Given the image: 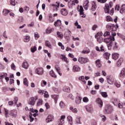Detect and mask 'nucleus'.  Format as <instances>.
<instances>
[{"instance_id":"nucleus-1","label":"nucleus","mask_w":125,"mask_h":125,"mask_svg":"<svg viewBox=\"0 0 125 125\" xmlns=\"http://www.w3.org/2000/svg\"><path fill=\"white\" fill-rule=\"evenodd\" d=\"M104 42H106V43H108L107 47L108 49H111L112 48V46H113V42H115V37H112L110 36L108 38H105L104 40Z\"/></svg>"},{"instance_id":"nucleus-2","label":"nucleus","mask_w":125,"mask_h":125,"mask_svg":"<svg viewBox=\"0 0 125 125\" xmlns=\"http://www.w3.org/2000/svg\"><path fill=\"white\" fill-rule=\"evenodd\" d=\"M106 80L108 83H109V84H113V83H114V82H115L114 77L112 76H107Z\"/></svg>"},{"instance_id":"nucleus-3","label":"nucleus","mask_w":125,"mask_h":125,"mask_svg":"<svg viewBox=\"0 0 125 125\" xmlns=\"http://www.w3.org/2000/svg\"><path fill=\"white\" fill-rule=\"evenodd\" d=\"M65 118L66 117L65 115H62L61 116V119H60L58 121V125H64V124L65 123Z\"/></svg>"},{"instance_id":"nucleus-4","label":"nucleus","mask_w":125,"mask_h":125,"mask_svg":"<svg viewBox=\"0 0 125 125\" xmlns=\"http://www.w3.org/2000/svg\"><path fill=\"white\" fill-rule=\"evenodd\" d=\"M36 74H37L39 76H42V74H43V69L42 67L41 68H37L35 70Z\"/></svg>"},{"instance_id":"nucleus-5","label":"nucleus","mask_w":125,"mask_h":125,"mask_svg":"<svg viewBox=\"0 0 125 125\" xmlns=\"http://www.w3.org/2000/svg\"><path fill=\"white\" fill-rule=\"evenodd\" d=\"M89 60L88 59L86 58H79V62L81 63V64H84V63H87L88 62Z\"/></svg>"},{"instance_id":"nucleus-6","label":"nucleus","mask_w":125,"mask_h":125,"mask_svg":"<svg viewBox=\"0 0 125 125\" xmlns=\"http://www.w3.org/2000/svg\"><path fill=\"white\" fill-rule=\"evenodd\" d=\"M111 3H112V2H110L109 4H105L104 8L105 13H109V12L110 11V7H112V5H111Z\"/></svg>"},{"instance_id":"nucleus-7","label":"nucleus","mask_w":125,"mask_h":125,"mask_svg":"<svg viewBox=\"0 0 125 125\" xmlns=\"http://www.w3.org/2000/svg\"><path fill=\"white\" fill-rule=\"evenodd\" d=\"M85 109L87 112H88V113H91V114L93 113V107H92V105H87L85 106Z\"/></svg>"},{"instance_id":"nucleus-8","label":"nucleus","mask_w":125,"mask_h":125,"mask_svg":"<svg viewBox=\"0 0 125 125\" xmlns=\"http://www.w3.org/2000/svg\"><path fill=\"white\" fill-rule=\"evenodd\" d=\"M54 119V116L53 115H49L47 116V118L45 119V122L47 123H50V122H52Z\"/></svg>"},{"instance_id":"nucleus-9","label":"nucleus","mask_w":125,"mask_h":125,"mask_svg":"<svg viewBox=\"0 0 125 125\" xmlns=\"http://www.w3.org/2000/svg\"><path fill=\"white\" fill-rule=\"evenodd\" d=\"M10 115L12 116L13 118H16L17 117V110H12L10 111Z\"/></svg>"},{"instance_id":"nucleus-10","label":"nucleus","mask_w":125,"mask_h":125,"mask_svg":"<svg viewBox=\"0 0 125 125\" xmlns=\"http://www.w3.org/2000/svg\"><path fill=\"white\" fill-rule=\"evenodd\" d=\"M35 103H36V98L34 97L31 98L28 102V104L29 105H32V106H34Z\"/></svg>"},{"instance_id":"nucleus-11","label":"nucleus","mask_w":125,"mask_h":125,"mask_svg":"<svg viewBox=\"0 0 125 125\" xmlns=\"http://www.w3.org/2000/svg\"><path fill=\"white\" fill-rule=\"evenodd\" d=\"M72 71L73 72H79V71H81V68L79 66L75 65L73 66Z\"/></svg>"},{"instance_id":"nucleus-12","label":"nucleus","mask_w":125,"mask_h":125,"mask_svg":"<svg viewBox=\"0 0 125 125\" xmlns=\"http://www.w3.org/2000/svg\"><path fill=\"white\" fill-rule=\"evenodd\" d=\"M92 7L91 8V10L92 11H95L96 10V8H97V6L96 5V3L94 1L92 2Z\"/></svg>"},{"instance_id":"nucleus-13","label":"nucleus","mask_w":125,"mask_h":125,"mask_svg":"<svg viewBox=\"0 0 125 125\" xmlns=\"http://www.w3.org/2000/svg\"><path fill=\"white\" fill-rule=\"evenodd\" d=\"M88 3H89V1H88V0H86V1H85L83 4V7L85 10H87L88 8Z\"/></svg>"},{"instance_id":"nucleus-14","label":"nucleus","mask_w":125,"mask_h":125,"mask_svg":"<svg viewBox=\"0 0 125 125\" xmlns=\"http://www.w3.org/2000/svg\"><path fill=\"white\" fill-rule=\"evenodd\" d=\"M82 99H83L80 96L76 97L75 99V103L76 104H80L81 102H82Z\"/></svg>"},{"instance_id":"nucleus-15","label":"nucleus","mask_w":125,"mask_h":125,"mask_svg":"<svg viewBox=\"0 0 125 125\" xmlns=\"http://www.w3.org/2000/svg\"><path fill=\"white\" fill-rule=\"evenodd\" d=\"M61 13V14H62V15H63L64 16H66L68 15V12H67V10L65 8L62 9Z\"/></svg>"},{"instance_id":"nucleus-16","label":"nucleus","mask_w":125,"mask_h":125,"mask_svg":"<svg viewBox=\"0 0 125 125\" xmlns=\"http://www.w3.org/2000/svg\"><path fill=\"white\" fill-rule=\"evenodd\" d=\"M97 103L98 104L99 107H102V106H103V102H102V100H101V99L100 98H98L97 99Z\"/></svg>"},{"instance_id":"nucleus-17","label":"nucleus","mask_w":125,"mask_h":125,"mask_svg":"<svg viewBox=\"0 0 125 125\" xmlns=\"http://www.w3.org/2000/svg\"><path fill=\"white\" fill-rule=\"evenodd\" d=\"M112 111L113 108H112V106H111L107 107V108L105 109V111L107 114H110V113H112Z\"/></svg>"},{"instance_id":"nucleus-18","label":"nucleus","mask_w":125,"mask_h":125,"mask_svg":"<svg viewBox=\"0 0 125 125\" xmlns=\"http://www.w3.org/2000/svg\"><path fill=\"white\" fill-rule=\"evenodd\" d=\"M124 62V59H123L122 58H120L118 61L117 62V66L118 67H120V66H121V65H122V63Z\"/></svg>"},{"instance_id":"nucleus-19","label":"nucleus","mask_w":125,"mask_h":125,"mask_svg":"<svg viewBox=\"0 0 125 125\" xmlns=\"http://www.w3.org/2000/svg\"><path fill=\"white\" fill-rule=\"evenodd\" d=\"M61 21L60 20H58L54 23V26L55 27H60L61 26Z\"/></svg>"},{"instance_id":"nucleus-20","label":"nucleus","mask_w":125,"mask_h":125,"mask_svg":"<svg viewBox=\"0 0 125 125\" xmlns=\"http://www.w3.org/2000/svg\"><path fill=\"white\" fill-rule=\"evenodd\" d=\"M63 91H64V92H70V87L68 86H64L62 88Z\"/></svg>"},{"instance_id":"nucleus-21","label":"nucleus","mask_w":125,"mask_h":125,"mask_svg":"<svg viewBox=\"0 0 125 125\" xmlns=\"http://www.w3.org/2000/svg\"><path fill=\"white\" fill-rule=\"evenodd\" d=\"M49 75L52 78H55V79L57 78V76L55 75V73H54V71H53V70H51L49 72Z\"/></svg>"},{"instance_id":"nucleus-22","label":"nucleus","mask_w":125,"mask_h":125,"mask_svg":"<svg viewBox=\"0 0 125 125\" xmlns=\"http://www.w3.org/2000/svg\"><path fill=\"white\" fill-rule=\"evenodd\" d=\"M29 67V64H28V62H24L22 63V68H24V69H28Z\"/></svg>"},{"instance_id":"nucleus-23","label":"nucleus","mask_w":125,"mask_h":125,"mask_svg":"<svg viewBox=\"0 0 125 125\" xmlns=\"http://www.w3.org/2000/svg\"><path fill=\"white\" fill-rule=\"evenodd\" d=\"M45 46H47V47H49V48H52V46H51V44L50 43V42L48 41H46L45 44Z\"/></svg>"},{"instance_id":"nucleus-24","label":"nucleus","mask_w":125,"mask_h":125,"mask_svg":"<svg viewBox=\"0 0 125 125\" xmlns=\"http://www.w3.org/2000/svg\"><path fill=\"white\" fill-rule=\"evenodd\" d=\"M112 58L114 60H117V59H118L119 58V54H118L117 53H114L112 54Z\"/></svg>"},{"instance_id":"nucleus-25","label":"nucleus","mask_w":125,"mask_h":125,"mask_svg":"<svg viewBox=\"0 0 125 125\" xmlns=\"http://www.w3.org/2000/svg\"><path fill=\"white\" fill-rule=\"evenodd\" d=\"M125 68H123L119 74V76L121 77V78H124V76L125 75Z\"/></svg>"},{"instance_id":"nucleus-26","label":"nucleus","mask_w":125,"mask_h":125,"mask_svg":"<svg viewBox=\"0 0 125 125\" xmlns=\"http://www.w3.org/2000/svg\"><path fill=\"white\" fill-rule=\"evenodd\" d=\"M100 94H101L104 98H107L108 97V94H107L106 92H101Z\"/></svg>"},{"instance_id":"nucleus-27","label":"nucleus","mask_w":125,"mask_h":125,"mask_svg":"<svg viewBox=\"0 0 125 125\" xmlns=\"http://www.w3.org/2000/svg\"><path fill=\"white\" fill-rule=\"evenodd\" d=\"M79 81L81 82H82L84 84H85L86 83V82H85V81H84V76H82L79 78Z\"/></svg>"},{"instance_id":"nucleus-28","label":"nucleus","mask_w":125,"mask_h":125,"mask_svg":"<svg viewBox=\"0 0 125 125\" xmlns=\"http://www.w3.org/2000/svg\"><path fill=\"white\" fill-rule=\"evenodd\" d=\"M52 98L53 99H54L55 100V103L56 104L57 103V100L58 99V95H52Z\"/></svg>"},{"instance_id":"nucleus-29","label":"nucleus","mask_w":125,"mask_h":125,"mask_svg":"<svg viewBox=\"0 0 125 125\" xmlns=\"http://www.w3.org/2000/svg\"><path fill=\"white\" fill-rule=\"evenodd\" d=\"M97 42L99 43H102V42H103V38L102 36H100L97 38Z\"/></svg>"},{"instance_id":"nucleus-30","label":"nucleus","mask_w":125,"mask_h":125,"mask_svg":"<svg viewBox=\"0 0 125 125\" xmlns=\"http://www.w3.org/2000/svg\"><path fill=\"white\" fill-rule=\"evenodd\" d=\"M61 58L63 61H64V62H66V63H68V59H67V58H66V57H65V56L61 55Z\"/></svg>"},{"instance_id":"nucleus-31","label":"nucleus","mask_w":125,"mask_h":125,"mask_svg":"<svg viewBox=\"0 0 125 125\" xmlns=\"http://www.w3.org/2000/svg\"><path fill=\"white\" fill-rule=\"evenodd\" d=\"M106 19L107 22H111V21L113 22V21H114V20L113 19V18H112V17H111V16H106Z\"/></svg>"},{"instance_id":"nucleus-32","label":"nucleus","mask_w":125,"mask_h":125,"mask_svg":"<svg viewBox=\"0 0 125 125\" xmlns=\"http://www.w3.org/2000/svg\"><path fill=\"white\" fill-rule=\"evenodd\" d=\"M30 36H24V42H30Z\"/></svg>"},{"instance_id":"nucleus-33","label":"nucleus","mask_w":125,"mask_h":125,"mask_svg":"<svg viewBox=\"0 0 125 125\" xmlns=\"http://www.w3.org/2000/svg\"><path fill=\"white\" fill-rule=\"evenodd\" d=\"M96 64L97 67H98V68H100L102 66V65H101V62H100V60H97L96 61Z\"/></svg>"},{"instance_id":"nucleus-34","label":"nucleus","mask_w":125,"mask_h":125,"mask_svg":"<svg viewBox=\"0 0 125 125\" xmlns=\"http://www.w3.org/2000/svg\"><path fill=\"white\" fill-rule=\"evenodd\" d=\"M56 3H57L58 5H56L55 4H52L51 5L52 6H55L57 7L56 8V10H58V8H59V7L60 6V2H56Z\"/></svg>"},{"instance_id":"nucleus-35","label":"nucleus","mask_w":125,"mask_h":125,"mask_svg":"<svg viewBox=\"0 0 125 125\" xmlns=\"http://www.w3.org/2000/svg\"><path fill=\"white\" fill-rule=\"evenodd\" d=\"M57 35L60 39H63V34L62 32L58 31L57 32Z\"/></svg>"},{"instance_id":"nucleus-36","label":"nucleus","mask_w":125,"mask_h":125,"mask_svg":"<svg viewBox=\"0 0 125 125\" xmlns=\"http://www.w3.org/2000/svg\"><path fill=\"white\" fill-rule=\"evenodd\" d=\"M9 12H10L9 10L7 9H4L3 10L2 13H3V15H4V16H6V15H7V14H8Z\"/></svg>"},{"instance_id":"nucleus-37","label":"nucleus","mask_w":125,"mask_h":125,"mask_svg":"<svg viewBox=\"0 0 125 125\" xmlns=\"http://www.w3.org/2000/svg\"><path fill=\"white\" fill-rule=\"evenodd\" d=\"M55 69L57 73H58L59 75H60V76H62V73H60V68L58 67V66L56 65L55 66Z\"/></svg>"},{"instance_id":"nucleus-38","label":"nucleus","mask_w":125,"mask_h":125,"mask_svg":"<svg viewBox=\"0 0 125 125\" xmlns=\"http://www.w3.org/2000/svg\"><path fill=\"white\" fill-rule=\"evenodd\" d=\"M125 4H123L122 6L121 9L120 11V13H121L122 14H123V13H124V12H125Z\"/></svg>"},{"instance_id":"nucleus-39","label":"nucleus","mask_w":125,"mask_h":125,"mask_svg":"<svg viewBox=\"0 0 125 125\" xmlns=\"http://www.w3.org/2000/svg\"><path fill=\"white\" fill-rule=\"evenodd\" d=\"M67 121L68 122V124L69 125H73V122H72V117L71 116H68L67 118Z\"/></svg>"},{"instance_id":"nucleus-40","label":"nucleus","mask_w":125,"mask_h":125,"mask_svg":"<svg viewBox=\"0 0 125 125\" xmlns=\"http://www.w3.org/2000/svg\"><path fill=\"white\" fill-rule=\"evenodd\" d=\"M70 110L72 111L73 113H78V109H77V108H74L73 107L71 106Z\"/></svg>"},{"instance_id":"nucleus-41","label":"nucleus","mask_w":125,"mask_h":125,"mask_svg":"<svg viewBox=\"0 0 125 125\" xmlns=\"http://www.w3.org/2000/svg\"><path fill=\"white\" fill-rule=\"evenodd\" d=\"M53 30H54V28H48L46 29V34H50L52 32Z\"/></svg>"},{"instance_id":"nucleus-42","label":"nucleus","mask_w":125,"mask_h":125,"mask_svg":"<svg viewBox=\"0 0 125 125\" xmlns=\"http://www.w3.org/2000/svg\"><path fill=\"white\" fill-rule=\"evenodd\" d=\"M104 56L105 59L108 60L109 59V58L110 57V53H105L104 55Z\"/></svg>"},{"instance_id":"nucleus-43","label":"nucleus","mask_w":125,"mask_h":125,"mask_svg":"<svg viewBox=\"0 0 125 125\" xmlns=\"http://www.w3.org/2000/svg\"><path fill=\"white\" fill-rule=\"evenodd\" d=\"M23 84L26 86H28V80L27 78H24L23 80Z\"/></svg>"},{"instance_id":"nucleus-44","label":"nucleus","mask_w":125,"mask_h":125,"mask_svg":"<svg viewBox=\"0 0 125 125\" xmlns=\"http://www.w3.org/2000/svg\"><path fill=\"white\" fill-rule=\"evenodd\" d=\"M32 116H33V114H32V113H30V115H29V119H30V123H32V122L34 121V118H33V117H32Z\"/></svg>"},{"instance_id":"nucleus-45","label":"nucleus","mask_w":125,"mask_h":125,"mask_svg":"<svg viewBox=\"0 0 125 125\" xmlns=\"http://www.w3.org/2000/svg\"><path fill=\"white\" fill-rule=\"evenodd\" d=\"M80 14H83V8L82 6H80V10H79Z\"/></svg>"},{"instance_id":"nucleus-46","label":"nucleus","mask_w":125,"mask_h":125,"mask_svg":"<svg viewBox=\"0 0 125 125\" xmlns=\"http://www.w3.org/2000/svg\"><path fill=\"white\" fill-rule=\"evenodd\" d=\"M100 117L101 118H102V120L103 122H105V121H106V116H105V115H100Z\"/></svg>"},{"instance_id":"nucleus-47","label":"nucleus","mask_w":125,"mask_h":125,"mask_svg":"<svg viewBox=\"0 0 125 125\" xmlns=\"http://www.w3.org/2000/svg\"><path fill=\"white\" fill-rule=\"evenodd\" d=\"M41 105H42V100L39 99L37 103V106H41Z\"/></svg>"},{"instance_id":"nucleus-48","label":"nucleus","mask_w":125,"mask_h":125,"mask_svg":"<svg viewBox=\"0 0 125 125\" xmlns=\"http://www.w3.org/2000/svg\"><path fill=\"white\" fill-rule=\"evenodd\" d=\"M4 111H5V115L6 118H7V117H8V110L6 108H4Z\"/></svg>"},{"instance_id":"nucleus-49","label":"nucleus","mask_w":125,"mask_h":125,"mask_svg":"<svg viewBox=\"0 0 125 125\" xmlns=\"http://www.w3.org/2000/svg\"><path fill=\"white\" fill-rule=\"evenodd\" d=\"M88 98L86 97H85L83 99V102H84L85 103H87V102H88Z\"/></svg>"},{"instance_id":"nucleus-50","label":"nucleus","mask_w":125,"mask_h":125,"mask_svg":"<svg viewBox=\"0 0 125 125\" xmlns=\"http://www.w3.org/2000/svg\"><path fill=\"white\" fill-rule=\"evenodd\" d=\"M44 97L45 98H48L49 97V95H48V93L47 91H45L44 93Z\"/></svg>"},{"instance_id":"nucleus-51","label":"nucleus","mask_w":125,"mask_h":125,"mask_svg":"<svg viewBox=\"0 0 125 125\" xmlns=\"http://www.w3.org/2000/svg\"><path fill=\"white\" fill-rule=\"evenodd\" d=\"M34 37L35 39H39L40 38V35L38 32L34 33Z\"/></svg>"},{"instance_id":"nucleus-52","label":"nucleus","mask_w":125,"mask_h":125,"mask_svg":"<svg viewBox=\"0 0 125 125\" xmlns=\"http://www.w3.org/2000/svg\"><path fill=\"white\" fill-rule=\"evenodd\" d=\"M68 98H70V99H72V100L75 99V97L72 95V94H70L68 96Z\"/></svg>"},{"instance_id":"nucleus-53","label":"nucleus","mask_w":125,"mask_h":125,"mask_svg":"<svg viewBox=\"0 0 125 125\" xmlns=\"http://www.w3.org/2000/svg\"><path fill=\"white\" fill-rule=\"evenodd\" d=\"M31 52L34 53L37 50V47L35 46L34 47L31 48Z\"/></svg>"},{"instance_id":"nucleus-54","label":"nucleus","mask_w":125,"mask_h":125,"mask_svg":"<svg viewBox=\"0 0 125 125\" xmlns=\"http://www.w3.org/2000/svg\"><path fill=\"white\" fill-rule=\"evenodd\" d=\"M60 106L61 108H64V107H65V104H64V103H63V102H60Z\"/></svg>"},{"instance_id":"nucleus-55","label":"nucleus","mask_w":125,"mask_h":125,"mask_svg":"<svg viewBox=\"0 0 125 125\" xmlns=\"http://www.w3.org/2000/svg\"><path fill=\"white\" fill-rule=\"evenodd\" d=\"M11 68L13 69V70H16V66H15V64H14V63H12L11 65Z\"/></svg>"},{"instance_id":"nucleus-56","label":"nucleus","mask_w":125,"mask_h":125,"mask_svg":"<svg viewBox=\"0 0 125 125\" xmlns=\"http://www.w3.org/2000/svg\"><path fill=\"white\" fill-rule=\"evenodd\" d=\"M18 101V97H15L14 100V102L16 105H17Z\"/></svg>"},{"instance_id":"nucleus-57","label":"nucleus","mask_w":125,"mask_h":125,"mask_svg":"<svg viewBox=\"0 0 125 125\" xmlns=\"http://www.w3.org/2000/svg\"><path fill=\"white\" fill-rule=\"evenodd\" d=\"M10 3L12 5H13V6H15V5H16V4L15 3V0H11Z\"/></svg>"},{"instance_id":"nucleus-58","label":"nucleus","mask_w":125,"mask_h":125,"mask_svg":"<svg viewBox=\"0 0 125 125\" xmlns=\"http://www.w3.org/2000/svg\"><path fill=\"white\" fill-rule=\"evenodd\" d=\"M76 122L77 124H81V120L80 117H77L76 119Z\"/></svg>"},{"instance_id":"nucleus-59","label":"nucleus","mask_w":125,"mask_h":125,"mask_svg":"<svg viewBox=\"0 0 125 125\" xmlns=\"http://www.w3.org/2000/svg\"><path fill=\"white\" fill-rule=\"evenodd\" d=\"M75 2H74V1H70L69 2H68V5H75Z\"/></svg>"},{"instance_id":"nucleus-60","label":"nucleus","mask_w":125,"mask_h":125,"mask_svg":"<svg viewBox=\"0 0 125 125\" xmlns=\"http://www.w3.org/2000/svg\"><path fill=\"white\" fill-rule=\"evenodd\" d=\"M117 42H115L114 46H113V49H118V48L119 47L117 45Z\"/></svg>"},{"instance_id":"nucleus-61","label":"nucleus","mask_w":125,"mask_h":125,"mask_svg":"<svg viewBox=\"0 0 125 125\" xmlns=\"http://www.w3.org/2000/svg\"><path fill=\"white\" fill-rule=\"evenodd\" d=\"M3 37L5 38V39H7V36L6 35V31H4L3 33Z\"/></svg>"},{"instance_id":"nucleus-62","label":"nucleus","mask_w":125,"mask_h":125,"mask_svg":"<svg viewBox=\"0 0 125 125\" xmlns=\"http://www.w3.org/2000/svg\"><path fill=\"white\" fill-rule=\"evenodd\" d=\"M115 10H117V11H119L120 10V5L117 4L115 7Z\"/></svg>"},{"instance_id":"nucleus-63","label":"nucleus","mask_w":125,"mask_h":125,"mask_svg":"<svg viewBox=\"0 0 125 125\" xmlns=\"http://www.w3.org/2000/svg\"><path fill=\"white\" fill-rule=\"evenodd\" d=\"M109 35H110V33L109 32H108V31H106L104 33V37H106L107 36H109Z\"/></svg>"},{"instance_id":"nucleus-64","label":"nucleus","mask_w":125,"mask_h":125,"mask_svg":"<svg viewBox=\"0 0 125 125\" xmlns=\"http://www.w3.org/2000/svg\"><path fill=\"white\" fill-rule=\"evenodd\" d=\"M45 106L47 109H49V108H50V106L49 105V104H48L47 103L45 104Z\"/></svg>"}]
</instances>
